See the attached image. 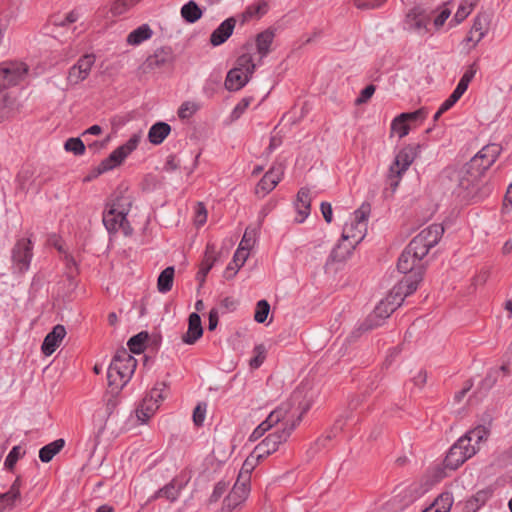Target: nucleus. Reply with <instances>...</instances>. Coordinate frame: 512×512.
Masks as SVG:
<instances>
[{
  "label": "nucleus",
  "instance_id": "obj_52",
  "mask_svg": "<svg viewBox=\"0 0 512 512\" xmlns=\"http://www.w3.org/2000/svg\"><path fill=\"white\" fill-rule=\"evenodd\" d=\"M215 262V258L213 255H209L208 251L206 252L205 258L201 263L200 269L197 273V278L203 282L208 272L211 270Z\"/></svg>",
  "mask_w": 512,
  "mask_h": 512
},
{
  "label": "nucleus",
  "instance_id": "obj_24",
  "mask_svg": "<svg viewBox=\"0 0 512 512\" xmlns=\"http://www.w3.org/2000/svg\"><path fill=\"white\" fill-rule=\"evenodd\" d=\"M203 334L201 318L197 313H191L188 319V330L182 336L185 344H194Z\"/></svg>",
  "mask_w": 512,
  "mask_h": 512
},
{
  "label": "nucleus",
  "instance_id": "obj_55",
  "mask_svg": "<svg viewBox=\"0 0 512 512\" xmlns=\"http://www.w3.org/2000/svg\"><path fill=\"white\" fill-rule=\"evenodd\" d=\"M359 9H375L382 6L387 0H353Z\"/></svg>",
  "mask_w": 512,
  "mask_h": 512
},
{
  "label": "nucleus",
  "instance_id": "obj_56",
  "mask_svg": "<svg viewBox=\"0 0 512 512\" xmlns=\"http://www.w3.org/2000/svg\"><path fill=\"white\" fill-rule=\"evenodd\" d=\"M206 407L207 405L205 403H200L195 407L193 411V421L196 426H201L203 424L206 414Z\"/></svg>",
  "mask_w": 512,
  "mask_h": 512
},
{
  "label": "nucleus",
  "instance_id": "obj_16",
  "mask_svg": "<svg viewBox=\"0 0 512 512\" xmlns=\"http://www.w3.org/2000/svg\"><path fill=\"white\" fill-rule=\"evenodd\" d=\"M95 56L93 54H85L78 59L68 71L67 82L71 86H75L86 80L95 64Z\"/></svg>",
  "mask_w": 512,
  "mask_h": 512
},
{
  "label": "nucleus",
  "instance_id": "obj_47",
  "mask_svg": "<svg viewBox=\"0 0 512 512\" xmlns=\"http://www.w3.org/2000/svg\"><path fill=\"white\" fill-rule=\"evenodd\" d=\"M465 165L458 171L457 178L459 182V186L464 190H469L470 188L476 186L480 180V178H476L475 180H471L470 173H465Z\"/></svg>",
  "mask_w": 512,
  "mask_h": 512
},
{
  "label": "nucleus",
  "instance_id": "obj_37",
  "mask_svg": "<svg viewBox=\"0 0 512 512\" xmlns=\"http://www.w3.org/2000/svg\"><path fill=\"white\" fill-rule=\"evenodd\" d=\"M453 505V496L449 492L440 494L430 505L435 512H450Z\"/></svg>",
  "mask_w": 512,
  "mask_h": 512
},
{
  "label": "nucleus",
  "instance_id": "obj_34",
  "mask_svg": "<svg viewBox=\"0 0 512 512\" xmlns=\"http://www.w3.org/2000/svg\"><path fill=\"white\" fill-rule=\"evenodd\" d=\"M465 454L457 450V447H451L449 452L446 455L444 460V465L446 468L451 470H456L459 466H461L466 460H468Z\"/></svg>",
  "mask_w": 512,
  "mask_h": 512
},
{
  "label": "nucleus",
  "instance_id": "obj_30",
  "mask_svg": "<svg viewBox=\"0 0 512 512\" xmlns=\"http://www.w3.org/2000/svg\"><path fill=\"white\" fill-rule=\"evenodd\" d=\"M355 247L356 244L350 241H344L343 238L341 237L339 243L333 248L330 254V259L333 262L345 261L351 255Z\"/></svg>",
  "mask_w": 512,
  "mask_h": 512
},
{
  "label": "nucleus",
  "instance_id": "obj_9",
  "mask_svg": "<svg viewBox=\"0 0 512 512\" xmlns=\"http://www.w3.org/2000/svg\"><path fill=\"white\" fill-rule=\"evenodd\" d=\"M368 214V205H362L354 212L351 221L344 225L342 232L344 241H350L357 245L363 240L367 231Z\"/></svg>",
  "mask_w": 512,
  "mask_h": 512
},
{
  "label": "nucleus",
  "instance_id": "obj_6",
  "mask_svg": "<svg viewBox=\"0 0 512 512\" xmlns=\"http://www.w3.org/2000/svg\"><path fill=\"white\" fill-rule=\"evenodd\" d=\"M304 412L305 411L297 413L292 407L291 410H288V413H286L285 419L279 422L278 425H280V428L270 433L260 443L266 446L271 453L276 452L279 446L288 440L292 431L300 423Z\"/></svg>",
  "mask_w": 512,
  "mask_h": 512
},
{
  "label": "nucleus",
  "instance_id": "obj_64",
  "mask_svg": "<svg viewBox=\"0 0 512 512\" xmlns=\"http://www.w3.org/2000/svg\"><path fill=\"white\" fill-rule=\"evenodd\" d=\"M321 212L323 215V218L327 223H331L333 219V213H332V206L328 202H322L321 203Z\"/></svg>",
  "mask_w": 512,
  "mask_h": 512
},
{
  "label": "nucleus",
  "instance_id": "obj_59",
  "mask_svg": "<svg viewBox=\"0 0 512 512\" xmlns=\"http://www.w3.org/2000/svg\"><path fill=\"white\" fill-rule=\"evenodd\" d=\"M254 458L260 462L261 460L265 459L272 453L264 446L263 444L259 443L253 451L250 453Z\"/></svg>",
  "mask_w": 512,
  "mask_h": 512
},
{
  "label": "nucleus",
  "instance_id": "obj_29",
  "mask_svg": "<svg viewBox=\"0 0 512 512\" xmlns=\"http://www.w3.org/2000/svg\"><path fill=\"white\" fill-rule=\"evenodd\" d=\"M171 132V126L165 122L153 124L148 132V140L154 145L161 144Z\"/></svg>",
  "mask_w": 512,
  "mask_h": 512
},
{
  "label": "nucleus",
  "instance_id": "obj_45",
  "mask_svg": "<svg viewBox=\"0 0 512 512\" xmlns=\"http://www.w3.org/2000/svg\"><path fill=\"white\" fill-rule=\"evenodd\" d=\"M12 101L7 93H0V123L11 116Z\"/></svg>",
  "mask_w": 512,
  "mask_h": 512
},
{
  "label": "nucleus",
  "instance_id": "obj_18",
  "mask_svg": "<svg viewBox=\"0 0 512 512\" xmlns=\"http://www.w3.org/2000/svg\"><path fill=\"white\" fill-rule=\"evenodd\" d=\"M283 174L284 166L282 164L273 165L257 184L255 189L256 194L261 197L266 196L280 182Z\"/></svg>",
  "mask_w": 512,
  "mask_h": 512
},
{
  "label": "nucleus",
  "instance_id": "obj_32",
  "mask_svg": "<svg viewBox=\"0 0 512 512\" xmlns=\"http://www.w3.org/2000/svg\"><path fill=\"white\" fill-rule=\"evenodd\" d=\"M64 445L65 441L63 439H57L43 446L39 451L40 460L44 463L50 462L53 457L61 451Z\"/></svg>",
  "mask_w": 512,
  "mask_h": 512
},
{
  "label": "nucleus",
  "instance_id": "obj_35",
  "mask_svg": "<svg viewBox=\"0 0 512 512\" xmlns=\"http://www.w3.org/2000/svg\"><path fill=\"white\" fill-rule=\"evenodd\" d=\"M174 267L165 268L157 280V289L160 293H167L172 289L174 280Z\"/></svg>",
  "mask_w": 512,
  "mask_h": 512
},
{
  "label": "nucleus",
  "instance_id": "obj_49",
  "mask_svg": "<svg viewBox=\"0 0 512 512\" xmlns=\"http://www.w3.org/2000/svg\"><path fill=\"white\" fill-rule=\"evenodd\" d=\"M477 70H478L477 65L475 63L471 64L466 69L464 74L462 75V77H461L460 81L458 82L457 86L466 92L470 82L475 77V75L477 73Z\"/></svg>",
  "mask_w": 512,
  "mask_h": 512
},
{
  "label": "nucleus",
  "instance_id": "obj_57",
  "mask_svg": "<svg viewBox=\"0 0 512 512\" xmlns=\"http://www.w3.org/2000/svg\"><path fill=\"white\" fill-rule=\"evenodd\" d=\"M401 118L405 119L406 122H414L417 120H424L427 116V112L424 109H418L414 112L401 113Z\"/></svg>",
  "mask_w": 512,
  "mask_h": 512
},
{
  "label": "nucleus",
  "instance_id": "obj_7",
  "mask_svg": "<svg viewBox=\"0 0 512 512\" xmlns=\"http://www.w3.org/2000/svg\"><path fill=\"white\" fill-rule=\"evenodd\" d=\"M417 154L418 146L412 145L405 146L396 154L387 175V182L393 193L397 190L402 176L414 162Z\"/></svg>",
  "mask_w": 512,
  "mask_h": 512
},
{
  "label": "nucleus",
  "instance_id": "obj_61",
  "mask_svg": "<svg viewBox=\"0 0 512 512\" xmlns=\"http://www.w3.org/2000/svg\"><path fill=\"white\" fill-rule=\"evenodd\" d=\"M207 220V210L202 203H198L195 210V223L198 226L203 225Z\"/></svg>",
  "mask_w": 512,
  "mask_h": 512
},
{
  "label": "nucleus",
  "instance_id": "obj_48",
  "mask_svg": "<svg viewBox=\"0 0 512 512\" xmlns=\"http://www.w3.org/2000/svg\"><path fill=\"white\" fill-rule=\"evenodd\" d=\"M270 305L266 300H260L256 304L254 320L258 323H264L269 315Z\"/></svg>",
  "mask_w": 512,
  "mask_h": 512
},
{
  "label": "nucleus",
  "instance_id": "obj_22",
  "mask_svg": "<svg viewBox=\"0 0 512 512\" xmlns=\"http://www.w3.org/2000/svg\"><path fill=\"white\" fill-rule=\"evenodd\" d=\"M274 38L275 32L272 29H266L257 34L255 38V47L257 54L259 55V60L256 62L257 65L261 64L262 60L271 52V46Z\"/></svg>",
  "mask_w": 512,
  "mask_h": 512
},
{
  "label": "nucleus",
  "instance_id": "obj_25",
  "mask_svg": "<svg viewBox=\"0 0 512 512\" xmlns=\"http://www.w3.org/2000/svg\"><path fill=\"white\" fill-rule=\"evenodd\" d=\"M21 485V478L18 476L10 486V489L5 493L0 494V512L14 507L16 500L21 496Z\"/></svg>",
  "mask_w": 512,
  "mask_h": 512
},
{
  "label": "nucleus",
  "instance_id": "obj_42",
  "mask_svg": "<svg viewBox=\"0 0 512 512\" xmlns=\"http://www.w3.org/2000/svg\"><path fill=\"white\" fill-rule=\"evenodd\" d=\"M180 494V488L173 482L167 484L156 493L157 498H166L170 501H175Z\"/></svg>",
  "mask_w": 512,
  "mask_h": 512
},
{
  "label": "nucleus",
  "instance_id": "obj_1",
  "mask_svg": "<svg viewBox=\"0 0 512 512\" xmlns=\"http://www.w3.org/2000/svg\"><path fill=\"white\" fill-rule=\"evenodd\" d=\"M253 50V45L249 43L242 47V53L236 59L235 66L228 71L225 79V88L228 91H238L250 81L257 67Z\"/></svg>",
  "mask_w": 512,
  "mask_h": 512
},
{
  "label": "nucleus",
  "instance_id": "obj_58",
  "mask_svg": "<svg viewBox=\"0 0 512 512\" xmlns=\"http://www.w3.org/2000/svg\"><path fill=\"white\" fill-rule=\"evenodd\" d=\"M473 8L467 5L465 2L461 1L455 15L454 19L457 23L462 22L464 19L468 17V15L472 12Z\"/></svg>",
  "mask_w": 512,
  "mask_h": 512
},
{
  "label": "nucleus",
  "instance_id": "obj_3",
  "mask_svg": "<svg viewBox=\"0 0 512 512\" xmlns=\"http://www.w3.org/2000/svg\"><path fill=\"white\" fill-rule=\"evenodd\" d=\"M136 365V359L126 350L118 351L108 368L109 386L116 390L122 389L129 382Z\"/></svg>",
  "mask_w": 512,
  "mask_h": 512
},
{
  "label": "nucleus",
  "instance_id": "obj_15",
  "mask_svg": "<svg viewBox=\"0 0 512 512\" xmlns=\"http://www.w3.org/2000/svg\"><path fill=\"white\" fill-rule=\"evenodd\" d=\"M293 403L291 401H287L279 405L275 410L270 412L268 417L260 423L254 431L251 433L249 440L256 441L261 438L267 431L275 427L286 417V413L288 410H291Z\"/></svg>",
  "mask_w": 512,
  "mask_h": 512
},
{
  "label": "nucleus",
  "instance_id": "obj_20",
  "mask_svg": "<svg viewBox=\"0 0 512 512\" xmlns=\"http://www.w3.org/2000/svg\"><path fill=\"white\" fill-rule=\"evenodd\" d=\"M66 336V329L63 325H56L53 327L52 331L49 332L41 346L42 353L45 356L52 355L56 349L62 343L64 337Z\"/></svg>",
  "mask_w": 512,
  "mask_h": 512
},
{
  "label": "nucleus",
  "instance_id": "obj_46",
  "mask_svg": "<svg viewBox=\"0 0 512 512\" xmlns=\"http://www.w3.org/2000/svg\"><path fill=\"white\" fill-rule=\"evenodd\" d=\"M200 109V105L193 101H186L181 104L178 110V116L181 119H188L192 117L198 110Z\"/></svg>",
  "mask_w": 512,
  "mask_h": 512
},
{
  "label": "nucleus",
  "instance_id": "obj_17",
  "mask_svg": "<svg viewBox=\"0 0 512 512\" xmlns=\"http://www.w3.org/2000/svg\"><path fill=\"white\" fill-rule=\"evenodd\" d=\"M250 493V485L236 481L228 496L224 499L222 512H232L240 508L247 500Z\"/></svg>",
  "mask_w": 512,
  "mask_h": 512
},
{
  "label": "nucleus",
  "instance_id": "obj_43",
  "mask_svg": "<svg viewBox=\"0 0 512 512\" xmlns=\"http://www.w3.org/2000/svg\"><path fill=\"white\" fill-rule=\"evenodd\" d=\"M268 11V3L266 1H258L250 6H248L245 10L244 15L246 17H261L266 14Z\"/></svg>",
  "mask_w": 512,
  "mask_h": 512
},
{
  "label": "nucleus",
  "instance_id": "obj_14",
  "mask_svg": "<svg viewBox=\"0 0 512 512\" xmlns=\"http://www.w3.org/2000/svg\"><path fill=\"white\" fill-rule=\"evenodd\" d=\"M161 386L162 388H153L136 409V416L141 423H146L155 414L164 399L165 385L161 384Z\"/></svg>",
  "mask_w": 512,
  "mask_h": 512
},
{
  "label": "nucleus",
  "instance_id": "obj_40",
  "mask_svg": "<svg viewBox=\"0 0 512 512\" xmlns=\"http://www.w3.org/2000/svg\"><path fill=\"white\" fill-rule=\"evenodd\" d=\"M405 249L408 250L411 254H413L414 257H418L420 260H422L430 250V248L427 245L417 240L415 237L411 240V242Z\"/></svg>",
  "mask_w": 512,
  "mask_h": 512
},
{
  "label": "nucleus",
  "instance_id": "obj_41",
  "mask_svg": "<svg viewBox=\"0 0 512 512\" xmlns=\"http://www.w3.org/2000/svg\"><path fill=\"white\" fill-rule=\"evenodd\" d=\"M410 131V124L401 118V115L395 117L391 123V132L396 134L399 138L408 135Z\"/></svg>",
  "mask_w": 512,
  "mask_h": 512
},
{
  "label": "nucleus",
  "instance_id": "obj_51",
  "mask_svg": "<svg viewBox=\"0 0 512 512\" xmlns=\"http://www.w3.org/2000/svg\"><path fill=\"white\" fill-rule=\"evenodd\" d=\"M255 356L250 360V367L253 369L259 368L266 358V348L263 344L255 346L253 350Z\"/></svg>",
  "mask_w": 512,
  "mask_h": 512
},
{
  "label": "nucleus",
  "instance_id": "obj_23",
  "mask_svg": "<svg viewBox=\"0 0 512 512\" xmlns=\"http://www.w3.org/2000/svg\"><path fill=\"white\" fill-rule=\"evenodd\" d=\"M310 191L307 188H301L297 194V200L295 202V209L297 215L295 217V221L297 223H302L310 214Z\"/></svg>",
  "mask_w": 512,
  "mask_h": 512
},
{
  "label": "nucleus",
  "instance_id": "obj_10",
  "mask_svg": "<svg viewBox=\"0 0 512 512\" xmlns=\"http://www.w3.org/2000/svg\"><path fill=\"white\" fill-rule=\"evenodd\" d=\"M29 73V66L22 61H5L0 63V85L9 88L20 84Z\"/></svg>",
  "mask_w": 512,
  "mask_h": 512
},
{
  "label": "nucleus",
  "instance_id": "obj_53",
  "mask_svg": "<svg viewBox=\"0 0 512 512\" xmlns=\"http://www.w3.org/2000/svg\"><path fill=\"white\" fill-rule=\"evenodd\" d=\"M21 457V449L19 446H14L8 453L4 465L8 469H13L19 458Z\"/></svg>",
  "mask_w": 512,
  "mask_h": 512
},
{
  "label": "nucleus",
  "instance_id": "obj_19",
  "mask_svg": "<svg viewBox=\"0 0 512 512\" xmlns=\"http://www.w3.org/2000/svg\"><path fill=\"white\" fill-rule=\"evenodd\" d=\"M421 273H412L405 276L401 281H399L392 289L391 293L394 297L401 299V304L404 302L405 298L409 295L413 294L421 281Z\"/></svg>",
  "mask_w": 512,
  "mask_h": 512
},
{
  "label": "nucleus",
  "instance_id": "obj_5",
  "mask_svg": "<svg viewBox=\"0 0 512 512\" xmlns=\"http://www.w3.org/2000/svg\"><path fill=\"white\" fill-rule=\"evenodd\" d=\"M501 153V146L497 143L485 145L469 162L465 164V173H470L471 180L481 178L483 174L495 163Z\"/></svg>",
  "mask_w": 512,
  "mask_h": 512
},
{
  "label": "nucleus",
  "instance_id": "obj_27",
  "mask_svg": "<svg viewBox=\"0 0 512 512\" xmlns=\"http://www.w3.org/2000/svg\"><path fill=\"white\" fill-rule=\"evenodd\" d=\"M420 262L421 260L418 257H414L413 254L404 249L398 259L397 268L403 274L420 273V271H415L420 267Z\"/></svg>",
  "mask_w": 512,
  "mask_h": 512
},
{
  "label": "nucleus",
  "instance_id": "obj_31",
  "mask_svg": "<svg viewBox=\"0 0 512 512\" xmlns=\"http://www.w3.org/2000/svg\"><path fill=\"white\" fill-rule=\"evenodd\" d=\"M153 35V31L148 24H142L135 30L131 31L126 39L127 44L137 46L144 41L150 39Z\"/></svg>",
  "mask_w": 512,
  "mask_h": 512
},
{
  "label": "nucleus",
  "instance_id": "obj_12",
  "mask_svg": "<svg viewBox=\"0 0 512 512\" xmlns=\"http://www.w3.org/2000/svg\"><path fill=\"white\" fill-rule=\"evenodd\" d=\"M489 436V429L483 425H479L469 430L453 445L457 450L471 458L479 450V444L486 440Z\"/></svg>",
  "mask_w": 512,
  "mask_h": 512
},
{
  "label": "nucleus",
  "instance_id": "obj_11",
  "mask_svg": "<svg viewBox=\"0 0 512 512\" xmlns=\"http://www.w3.org/2000/svg\"><path fill=\"white\" fill-rule=\"evenodd\" d=\"M431 20L432 11L422 7H415L406 14L403 28L410 33L424 36L430 31Z\"/></svg>",
  "mask_w": 512,
  "mask_h": 512
},
{
  "label": "nucleus",
  "instance_id": "obj_50",
  "mask_svg": "<svg viewBox=\"0 0 512 512\" xmlns=\"http://www.w3.org/2000/svg\"><path fill=\"white\" fill-rule=\"evenodd\" d=\"M64 148L75 155H82L85 152V145L80 138H69L65 142Z\"/></svg>",
  "mask_w": 512,
  "mask_h": 512
},
{
  "label": "nucleus",
  "instance_id": "obj_44",
  "mask_svg": "<svg viewBox=\"0 0 512 512\" xmlns=\"http://www.w3.org/2000/svg\"><path fill=\"white\" fill-rule=\"evenodd\" d=\"M256 238H257V228L255 227H247L245 232H244V235L240 241V244L239 246L240 247H243L247 250H251L252 247L255 245L256 243Z\"/></svg>",
  "mask_w": 512,
  "mask_h": 512
},
{
  "label": "nucleus",
  "instance_id": "obj_13",
  "mask_svg": "<svg viewBox=\"0 0 512 512\" xmlns=\"http://www.w3.org/2000/svg\"><path fill=\"white\" fill-rule=\"evenodd\" d=\"M33 257V245L30 239H19L12 249V267L14 272L23 274L28 271Z\"/></svg>",
  "mask_w": 512,
  "mask_h": 512
},
{
  "label": "nucleus",
  "instance_id": "obj_8",
  "mask_svg": "<svg viewBox=\"0 0 512 512\" xmlns=\"http://www.w3.org/2000/svg\"><path fill=\"white\" fill-rule=\"evenodd\" d=\"M401 306V299L396 298L391 292L379 302L375 309L368 315L366 320L361 324L360 329L368 331L381 326L384 321Z\"/></svg>",
  "mask_w": 512,
  "mask_h": 512
},
{
  "label": "nucleus",
  "instance_id": "obj_36",
  "mask_svg": "<svg viewBox=\"0 0 512 512\" xmlns=\"http://www.w3.org/2000/svg\"><path fill=\"white\" fill-rule=\"evenodd\" d=\"M258 461L251 454L245 459L236 481L250 485L251 473L258 465Z\"/></svg>",
  "mask_w": 512,
  "mask_h": 512
},
{
  "label": "nucleus",
  "instance_id": "obj_28",
  "mask_svg": "<svg viewBox=\"0 0 512 512\" xmlns=\"http://www.w3.org/2000/svg\"><path fill=\"white\" fill-rule=\"evenodd\" d=\"M173 53L171 48L162 47L157 49L153 55L148 57L147 65L152 68H161L173 62Z\"/></svg>",
  "mask_w": 512,
  "mask_h": 512
},
{
  "label": "nucleus",
  "instance_id": "obj_4",
  "mask_svg": "<svg viewBox=\"0 0 512 512\" xmlns=\"http://www.w3.org/2000/svg\"><path fill=\"white\" fill-rule=\"evenodd\" d=\"M140 140V133L133 134L127 142L117 147L107 158L103 159L93 170L92 175L88 176L85 181H89L92 178L98 177L99 175L121 165L124 160L138 147Z\"/></svg>",
  "mask_w": 512,
  "mask_h": 512
},
{
  "label": "nucleus",
  "instance_id": "obj_21",
  "mask_svg": "<svg viewBox=\"0 0 512 512\" xmlns=\"http://www.w3.org/2000/svg\"><path fill=\"white\" fill-rule=\"evenodd\" d=\"M236 26V19L229 17L224 20L210 35V43L217 47L225 43L232 35Z\"/></svg>",
  "mask_w": 512,
  "mask_h": 512
},
{
  "label": "nucleus",
  "instance_id": "obj_26",
  "mask_svg": "<svg viewBox=\"0 0 512 512\" xmlns=\"http://www.w3.org/2000/svg\"><path fill=\"white\" fill-rule=\"evenodd\" d=\"M444 232V228L439 224H432L423 230L420 231L415 238L425 245H427L430 249L435 246L440 240L442 234Z\"/></svg>",
  "mask_w": 512,
  "mask_h": 512
},
{
  "label": "nucleus",
  "instance_id": "obj_63",
  "mask_svg": "<svg viewBox=\"0 0 512 512\" xmlns=\"http://www.w3.org/2000/svg\"><path fill=\"white\" fill-rule=\"evenodd\" d=\"M483 35L484 33L481 31V28L474 24L473 29L467 37V41H473L474 44H476L482 39Z\"/></svg>",
  "mask_w": 512,
  "mask_h": 512
},
{
  "label": "nucleus",
  "instance_id": "obj_2",
  "mask_svg": "<svg viewBox=\"0 0 512 512\" xmlns=\"http://www.w3.org/2000/svg\"><path fill=\"white\" fill-rule=\"evenodd\" d=\"M131 208V200L126 196H117L111 199L103 212V224L109 233L122 230L128 236L132 228L126 219Z\"/></svg>",
  "mask_w": 512,
  "mask_h": 512
},
{
  "label": "nucleus",
  "instance_id": "obj_39",
  "mask_svg": "<svg viewBox=\"0 0 512 512\" xmlns=\"http://www.w3.org/2000/svg\"><path fill=\"white\" fill-rule=\"evenodd\" d=\"M140 0H115L109 9L113 17L120 16L136 5Z\"/></svg>",
  "mask_w": 512,
  "mask_h": 512
},
{
  "label": "nucleus",
  "instance_id": "obj_33",
  "mask_svg": "<svg viewBox=\"0 0 512 512\" xmlns=\"http://www.w3.org/2000/svg\"><path fill=\"white\" fill-rule=\"evenodd\" d=\"M180 12L182 18L188 23H195L202 17V10L193 0L184 4Z\"/></svg>",
  "mask_w": 512,
  "mask_h": 512
},
{
  "label": "nucleus",
  "instance_id": "obj_62",
  "mask_svg": "<svg viewBox=\"0 0 512 512\" xmlns=\"http://www.w3.org/2000/svg\"><path fill=\"white\" fill-rule=\"evenodd\" d=\"M251 98H243L233 109L232 118L238 119L250 105Z\"/></svg>",
  "mask_w": 512,
  "mask_h": 512
},
{
  "label": "nucleus",
  "instance_id": "obj_60",
  "mask_svg": "<svg viewBox=\"0 0 512 512\" xmlns=\"http://www.w3.org/2000/svg\"><path fill=\"white\" fill-rule=\"evenodd\" d=\"M375 86L370 84L366 86L360 93L359 97L356 99V104L366 103L374 94Z\"/></svg>",
  "mask_w": 512,
  "mask_h": 512
},
{
  "label": "nucleus",
  "instance_id": "obj_38",
  "mask_svg": "<svg viewBox=\"0 0 512 512\" xmlns=\"http://www.w3.org/2000/svg\"><path fill=\"white\" fill-rule=\"evenodd\" d=\"M149 338V334L147 332H140L133 337H131L127 343L131 352L135 354H140L145 349V343Z\"/></svg>",
  "mask_w": 512,
  "mask_h": 512
},
{
  "label": "nucleus",
  "instance_id": "obj_54",
  "mask_svg": "<svg viewBox=\"0 0 512 512\" xmlns=\"http://www.w3.org/2000/svg\"><path fill=\"white\" fill-rule=\"evenodd\" d=\"M249 251L250 250H247L243 247L238 246V248L233 256V263L235 264V266L237 268H241L245 264V262L249 256Z\"/></svg>",
  "mask_w": 512,
  "mask_h": 512
}]
</instances>
